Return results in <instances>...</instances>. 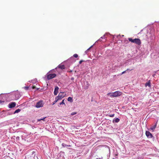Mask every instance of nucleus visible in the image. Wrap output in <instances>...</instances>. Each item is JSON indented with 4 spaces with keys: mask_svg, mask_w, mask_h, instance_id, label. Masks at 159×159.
Returning a JSON list of instances; mask_svg holds the SVG:
<instances>
[{
    "mask_svg": "<svg viewBox=\"0 0 159 159\" xmlns=\"http://www.w3.org/2000/svg\"><path fill=\"white\" fill-rule=\"evenodd\" d=\"M121 94V92H120L119 91H117L113 93H107V95L109 96L111 98H112L119 96Z\"/></svg>",
    "mask_w": 159,
    "mask_h": 159,
    "instance_id": "nucleus-1",
    "label": "nucleus"
},
{
    "mask_svg": "<svg viewBox=\"0 0 159 159\" xmlns=\"http://www.w3.org/2000/svg\"><path fill=\"white\" fill-rule=\"evenodd\" d=\"M128 40L129 41L135 43L139 45H140L141 43L140 40L139 39H132V38H129Z\"/></svg>",
    "mask_w": 159,
    "mask_h": 159,
    "instance_id": "nucleus-2",
    "label": "nucleus"
},
{
    "mask_svg": "<svg viewBox=\"0 0 159 159\" xmlns=\"http://www.w3.org/2000/svg\"><path fill=\"white\" fill-rule=\"evenodd\" d=\"M66 94L64 92H60L58 96L56 97L57 98L58 100H60L66 96Z\"/></svg>",
    "mask_w": 159,
    "mask_h": 159,
    "instance_id": "nucleus-3",
    "label": "nucleus"
},
{
    "mask_svg": "<svg viewBox=\"0 0 159 159\" xmlns=\"http://www.w3.org/2000/svg\"><path fill=\"white\" fill-rule=\"evenodd\" d=\"M44 103L43 101L40 100L38 102L35 106V107L37 108L42 107H43Z\"/></svg>",
    "mask_w": 159,
    "mask_h": 159,
    "instance_id": "nucleus-4",
    "label": "nucleus"
},
{
    "mask_svg": "<svg viewBox=\"0 0 159 159\" xmlns=\"http://www.w3.org/2000/svg\"><path fill=\"white\" fill-rule=\"evenodd\" d=\"M56 76L55 74H51L47 75V78L48 80H50L55 78Z\"/></svg>",
    "mask_w": 159,
    "mask_h": 159,
    "instance_id": "nucleus-5",
    "label": "nucleus"
},
{
    "mask_svg": "<svg viewBox=\"0 0 159 159\" xmlns=\"http://www.w3.org/2000/svg\"><path fill=\"white\" fill-rule=\"evenodd\" d=\"M145 134L146 135L148 138H151L153 137L152 134L148 131H146Z\"/></svg>",
    "mask_w": 159,
    "mask_h": 159,
    "instance_id": "nucleus-6",
    "label": "nucleus"
},
{
    "mask_svg": "<svg viewBox=\"0 0 159 159\" xmlns=\"http://www.w3.org/2000/svg\"><path fill=\"white\" fill-rule=\"evenodd\" d=\"M16 105V103L14 102H13L9 103V107L10 108H12L14 107Z\"/></svg>",
    "mask_w": 159,
    "mask_h": 159,
    "instance_id": "nucleus-7",
    "label": "nucleus"
},
{
    "mask_svg": "<svg viewBox=\"0 0 159 159\" xmlns=\"http://www.w3.org/2000/svg\"><path fill=\"white\" fill-rule=\"evenodd\" d=\"M59 88L57 86L55 87L54 92V94L55 95H57L58 93Z\"/></svg>",
    "mask_w": 159,
    "mask_h": 159,
    "instance_id": "nucleus-8",
    "label": "nucleus"
},
{
    "mask_svg": "<svg viewBox=\"0 0 159 159\" xmlns=\"http://www.w3.org/2000/svg\"><path fill=\"white\" fill-rule=\"evenodd\" d=\"M59 68H60L61 70L64 69H65V66L64 65H59L57 67Z\"/></svg>",
    "mask_w": 159,
    "mask_h": 159,
    "instance_id": "nucleus-9",
    "label": "nucleus"
},
{
    "mask_svg": "<svg viewBox=\"0 0 159 159\" xmlns=\"http://www.w3.org/2000/svg\"><path fill=\"white\" fill-rule=\"evenodd\" d=\"M157 125V122L155 123V125L152 127L151 128V129L152 130H154L156 128Z\"/></svg>",
    "mask_w": 159,
    "mask_h": 159,
    "instance_id": "nucleus-10",
    "label": "nucleus"
},
{
    "mask_svg": "<svg viewBox=\"0 0 159 159\" xmlns=\"http://www.w3.org/2000/svg\"><path fill=\"white\" fill-rule=\"evenodd\" d=\"M67 100L68 101L70 102H73V99L71 97H69L68 98Z\"/></svg>",
    "mask_w": 159,
    "mask_h": 159,
    "instance_id": "nucleus-11",
    "label": "nucleus"
},
{
    "mask_svg": "<svg viewBox=\"0 0 159 159\" xmlns=\"http://www.w3.org/2000/svg\"><path fill=\"white\" fill-rule=\"evenodd\" d=\"M113 121H115V122L117 123L120 121V119L118 118H116L113 120Z\"/></svg>",
    "mask_w": 159,
    "mask_h": 159,
    "instance_id": "nucleus-12",
    "label": "nucleus"
},
{
    "mask_svg": "<svg viewBox=\"0 0 159 159\" xmlns=\"http://www.w3.org/2000/svg\"><path fill=\"white\" fill-rule=\"evenodd\" d=\"M145 86L146 87H147V86L150 87L151 86L150 83L149 82H148L146 83L145 84Z\"/></svg>",
    "mask_w": 159,
    "mask_h": 159,
    "instance_id": "nucleus-13",
    "label": "nucleus"
},
{
    "mask_svg": "<svg viewBox=\"0 0 159 159\" xmlns=\"http://www.w3.org/2000/svg\"><path fill=\"white\" fill-rule=\"evenodd\" d=\"M58 100L57 98L56 97L55 98V101H54L52 103V105H53L55 103H56Z\"/></svg>",
    "mask_w": 159,
    "mask_h": 159,
    "instance_id": "nucleus-14",
    "label": "nucleus"
},
{
    "mask_svg": "<svg viewBox=\"0 0 159 159\" xmlns=\"http://www.w3.org/2000/svg\"><path fill=\"white\" fill-rule=\"evenodd\" d=\"M20 110L19 109H18L17 110H16L14 112V114H15V113H18L19 112H20Z\"/></svg>",
    "mask_w": 159,
    "mask_h": 159,
    "instance_id": "nucleus-15",
    "label": "nucleus"
},
{
    "mask_svg": "<svg viewBox=\"0 0 159 159\" xmlns=\"http://www.w3.org/2000/svg\"><path fill=\"white\" fill-rule=\"evenodd\" d=\"M64 99H63L61 102H60V103H59V105H61L62 104H64V105H65V102H64Z\"/></svg>",
    "mask_w": 159,
    "mask_h": 159,
    "instance_id": "nucleus-16",
    "label": "nucleus"
},
{
    "mask_svg": "<svg viewBox=\"0 0 159 159\" xmlns=\"http://www.w3.org/2000/svg\"><path fill=\"white\" fill-rule=\"evenodd\" d=\"M67 145H66L64 143H62V146L63 147H67Z\"/></svg>",
    "mask_w": 159,
    "mask_h": 159,
    "instance_id": "nucleus-17",
    "label": "nucleus"
},
{
    "mask_svg": "<svg viewBox=\"0 0 159 159\" xmlns=\"http://www.w3.org/2000/svg\"><path fill=\"white\" fill-rule=\"evenodd\" d=\"M77 114V112H73L72 113H71V116H73L74 115H75L76 114Z\"/></svg>",
    "mask_w": 159,
    "mask_h": 159,
    "instance_id": "nucleus-18",
    "label": "nucleus"
},
{
    "mask_svg": "<svg viewBox=\"0 0 159 159\" xmlns=\"http://www.w3.org/2000/svg\"><path fill=\"white\" fill-rule=\"evenodd\" d=\"M93 45L91 46L86 51V52H88L89 50L91 48H92Z\"/></svg>",
    "mask_w": 159,
    "mask_h": 159,
    "instance_id": "nucleus-19",
    "label": "nucleus"
},
{
    "mask_svg": "<svg viewBox=\"0 0 159 159\" xmlns=\"http://www.w3.org/2000/svg\"><path fill=\"white\" fill-rule=\"evenodd\" d=\"M73 56L75 58H77L78 57V55L77 54H75L73 55Z\"/></svg>",
    "mask_w": 159,
    "mask_h": 159,
    "instance_id": "nucleus-20",
    "label": "nucleus"
},
{
    "mask_svg": "<svg viewBox=\"0 0 159 159\" xmlns=\"http://www.w3.org/2000/svg\"><path fill=\"white\" fill-rule=\"evenodd\" d=\"M114 115H115L114 114H112L111 115H109V116L110 117H113L114 116Z\"/></svg>",
    "mask_w": 159,
    "mask_h": 159,
    "instance_id": "nucleus-21",
    "label": "nucleus"
},
{
    "mask_svg": "<svg viewBox=\"0 0 159 159\" xmlns=\"http://www.w3.org/2000/svg\"><path fill=\"white\" fill-rule=\"evenodd\" d=\"M24 89H25V90H28V89H29V87L28 86H25V87H24Z\"/></svg>",
    "mask_w": 159,
    "mask_h": 159,
    "instance_id": "nucleus-22",
    "label": "nucleus"
},
{
    "mask_svg": "<svg viewBox=\"0 0 159 159\" xmlns=\"http://www.w3.org/2000/svg\"><path fill=\"white\" fill-rule=\"evenodd\" d=\"M46 118V117H44L43 118H42V119H38V120L39 121H40V120H44V119Z\"/></svg>",
    "mask_w": 159,
    "mask_h": 159,
    "instance_id": "nucleus-23",
    "label": "nucleus"
},
{
    "mask_svg": "<svg viewBox=\"0 0 159 159\" xmlns=\"http://www.w3.org/2000/svg\"><path fill=\"white\" fill-rule=\"evenodd\" d=\"M84 61H83V60H81L80 61H79V64H81Z\"/></svg>",
    "mask_w": 159,
    "mask_h": 159,
    "instance_id": "nucleus-24",
    "label": "nucleus"
},
{
    "mask_svg": "<svg viewBox=\"0 0 159 159\" xmlns=\"http://www.w3.org/2000/svg\"><path fill=\"white\" fill-rule=\"evenodd\" d=\"M126 71V70H125V71H123V72L122 73H121V75H122V74H124V73H125Z\"/></svg>",
    "mask_w": 159,
    "mask_h": 159,
    "instance_id": "nucleus-25",
    "label": "nucleus"
},
{
    "mask_svg": "<svg viewBox=\"0 0 159 159\" xmlns=\"http://www.w3.org/2000/svg\"><path fill=\"white\" fill-rule=\"evenodd\" d=\"M133 70V69H131V70H129V69H127V70H126V71H127V70Z\"/></svg>",
    "mask_w": 159,
    "mask_h": 159,
    "instance_id": "nucleus-26",
    "label": "nucleus"
},
{
    "mask_svg": "<svg viewBox=\"0 0 159 159\" xmlns=\"http://www.w3.org/2000/svg\"><path fill=\"white\" fill-rule=\"evenodd\" d=\"M19 98V97L18 96V97H17V98H16L15 99L16 100H17V99H18Z\"/></svg>",
    "mask_w": 159,
    "mask_h": 159,
    "instance_id": "nucleus-27",
    "label": "nucleus"
},
{
    "mask_svg": "<svg viewBox=\"0 0 159 159\" xmlns=\"http://www.w3.org/2000/svg\"><path fill=\"white\" fill-rule=\"evenodd\" d=\"M101 38L102 39V38H103V37H101L99 39V40L100 41H101Z\"/></svg>",
    "mask_w": 159,
    "mask_h": 159,
    "instance_id": "nucleus-28",
    "label": "nucleus"
},
{
    "mask_svg": "<svg viewBox=\"0 0 159 159\" xmlns=\"http://www.w3.org/2000/svg\"><path fill=\"white\" fill-rule=\"evenodd\" d=\"M102 157L101 158H96V159H102Z\"/></svg>",
    "mask_w": 159,
    "mask_h": 159,
    "instance_id": "nucleus-29",
    "label": "nucleus"
},
{
    "mask_svg": "<svg viewBox=\"0 0 159 159\" xmlns=\"http://www.w3.org/2000/svg\"><path fill=\"white\" fill-rule=\"evenodd\" d=\"M15 94H19V93L18 92H16L15 93Z\"/></svg>",
    "mask_w": 159,
    "mask_h": 159,
    "instance_id": "nucleus-30",
    "label": "nucleus"
},
{
    "mask_svg": "<svg viewBox=\"0 0 159 159\" xmlns=\"http://www.w3.org/2000/svg\"><path fill=\"white\" fill-rule=\"evenodd\" d=\"M35 87L34 86H33L32 88L33 89H34L35 88Z\"/></svg>",
    "mask_w": 159,
    "mask_h": 159,
    "instance_id": "nucleus-31",
    "label": "nucleus"
},
{
    "mask_svg": "<svg viewBox=\"0 0 159 159\" xmlns=\"http://www.w3.org/2000/svg\"><path fill=\"white\" fill-rule=\"evenodd\" d=\"M71 146V145H67V147H70Z\"/></svg>",
    "mask_w": 159,
    "mask_h": 159,
    "instance_id": "nucleus-32",
    "label": "nucleus"
},
{
    "mask_svg": "<svg viewBox=\"0 0 159 159\" xmlns=\"http://www.w3.org/2000/svg\"><path fill=\"white\" fill-rule=\"evenodd\" d=\"M71 79L72 80H73L74 79V78H71Z\"/></svg>",
    "mask_w": 159,
    "mask_h": 159,
    "instance_id": "nucleus-33",
    "label": "nucleus"
}]
</instances>
